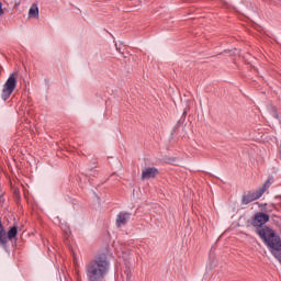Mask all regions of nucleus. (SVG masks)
<instances>
[{
	"mask_svg": "<svg viewBox=\"0 0 281 281\" xmlns=\"http://www.w3.org/2000/svg\"><path fill=\"white\" fill-rule=\"evenodd\" d=\"M29 16L31 19H38V5L33 4L29 10Z\"/></svg>",
	"mask_w": 281,
	"mask_h": 281,
	"instance_id": "obj_10",
	"label": "nucleus"
},
{
	"mask_svg": "<svg viewBox=\"0 0 281 281\" xmlns=\"http://www.w3.org/2000/svg\"><path fill=\"white\" fill-rule=\"evenodd\" d=\"M157 175H159V169H157L156 167H148L142 171L140 179L142 181H148L150 179L157 178Z\"/></svg>",
	"mask_w": 281,
	"mask_h": 281,
	"instance_id": "obj_6",
	"label": "nucleus"
},
{
	"mask_svg": "<svg viewBox=\"0 0 281 281\" xmlns=\"http://www.w3.org/2000/svg\"><path fill=\"white\" fill-rule=\"evenodd\" d=\"M3 14V3L0 2V16Z\"/></svg>",
	"mask_w": 281,
	"mask_h": 281,
	"instance_id": "obj_15",
	"label": "nucleus"
},
{
	"mask_svg": "<svg viewBox=\"0 0 281 281\" xmlns=\"http://www.w3.org/2000/svg\"><path fill=\"white\" fill-rule=\"evenodd\" d=\"M128 221H131V213L121 212V213H119V215L116 217V225L119 227H122V225H126V223H128Z\"/></svg>",
	"mask_w": 281,
	"mask_h": 281,
	"instance_id": "obj_7",
	"label": "nucleus"
},
{
	"mask_svg": "<svg viewBox=\"0 0 281 281\" xmlns=\"http://www.w3.org/2000/svg\"><path fill=\"white\" fill-rule=\"evenodd\" d=\"M277 260L281 263V250L273 255Z\"/></svg>",
	"mask_w": 281,
	"mask_h": 281,
	"instance_id": "obj_13",
	"label": "nucleus"
},
{
	"mask_svg": "<svg viewBox=\"0 0 281 281\" xmlns=\"http://www.w3.org/2000/svg\"><path fill=\"white\" fill-rule=\"evenodd\" d=\"M19 234V227L12 226L9 232H5V244H1L3 247L8 245V240H14V237Z\"/></svg>",
	"mask_w": 281,
	"mask_h": 281,
	"instance_id": "obj_9",
	"label": "nucleus"
},
{
	"mask_svg": "<svg viewBox=\"0 0 281 281\" xmlns=\"http://www.w3.org/2000/svg\"><path fill=\"white\" fill-rule=\"evenodd\" d=\"M259 238L262 239V243L268 247L272 256L277 255L278 251H281V238L278 233L270 228L269 231L259 232Z\"/></svg>",
	"mask_w": 281,
	"mask_h": 281,
	"instance_id": "obj_2",
	"label": "nucleus"
},
{
	"mask_svg": "<svg viewBox=\"0 0 281 281\" xmlns=\"http://www.w3.org/2000/svg\"><path fill=\"white\" fill-rule=\"evenodd\" d=\"M16 89V72H12L3 85L1 98L5 102Z\"/></svg>",
	"mask_w": 281,
	"mask_h": 281,
	"instance_id": "obj_4",
	"label": "nucleus"
},
{
	"mask_svg": "<svg viewBox=\"0 0 281 281\" xmlns=\"http://www.w3.org/2000/svg\"><path fill=\"white\" fill-rule=\"evenodd\" d=\"M125 273H126V281H131V278H132L131 269H126Z\"/></svg>",
	"mask_w": 281,
	"mask_h": 281,
	"instance_id": "obj_12",
	"label": "nucleus"
},
{
	"mask_svg": "<svg viewBox=\"0 0 281 281\" xmlns=\"http://www.w3.org/2000/svg\"><path fill=\"white\" fill-rule=\"evenodd\" d=\"M270 187H271V181L267 180L261 188L257 189V191L261 192V196H262V194H265V192H267V190H269Z\"/></svg>",
	"mask_w": 281,
	"mask_h": 281,
	"instance_id": "obj_11",
	"label": "nucleus"
},
{
	"mask_svg": "<svg viewBox=\"0 0 281 281\" xmlns=\"http://www.w3.org/2000/svg\"><path fill=\"white\" fill-rule=\"evenodd\" d=\"M5 202V199L3 195H0V207H3V203ZM0 243L2 245H5V227H3V222H1L0 217Z\"/></svg>",
	"mask_w": 281,
	"mask_h": 281,
	"instance_id": "obj_8",
	"label": "nucleus"
},
{
	"mask_svg": "<svg viewBox=\"0 0 281 281\" xmlns=\"http://www.w3.org/2000/svg\"><path fill=\"white\" fill-rule=\"evenodd\" d=\"M271 221V216L265 212H257L251 220L247 222V227H255V233L260 236V232L267 233L271 229L267 223Z\"/></svg>",
	"mask_w": 281,
	"mask_h": 281,
	"instance_id": "obj_3",
	"label": "nucleus"
},
{
	"mask_svg": "<svg viewBox=\"0 0 281 281\" xmlns=\"http://www.w3.org/2000/svg\"><path fill=\"white\" fill-rule=\"evenodd\" d=\"M88 170H89V172H92V173H90V175H92V177H95V175H98V171H93V168H90Z\"/></svg>",
	"mask_w": 281,
	"mask_h": 281,
	"instance_id": "obj_14",
	"label": "nucleus"
},
{
	"mask_svg": "<svg viewBox=\"0 0 281 281\" xmlns=\"http://www.w3.org/2000/svg\"><path fill=\"white\" fill-rule=\"evenodd\" d=\"M262 196V191H248L246 194L241 198V205H249V203H254V201H258Z\"/></svg>",
	"mask_w": 281,
	"mask_h": 281,
	"instance_id": "obj_5",
	"label": "nucleus"
},
{
	"mask_svg": "<svg viewBox=\"0 0 281 281\" xmlns=\"http://www.w3.org/2000/svg\"><path fill=\"white\" fill-rule=\"evenodd\" d=\"M111 271V261L105 254L95 256L93 259L88 261L85 267L86 280L87 281H106Z\"/></svg>",
	"mask_w": 281,
	"mask_h": 281,
	"instance_id": "obj_1",
	"label": "nucleus"
}]
</instances>
